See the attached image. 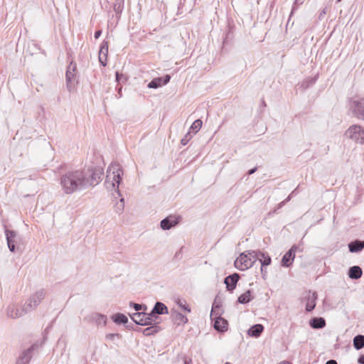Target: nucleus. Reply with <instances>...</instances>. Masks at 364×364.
I'll list each match as a JSON object with an SVG mask.
<instances>
[{
    "label": "nucleus",
    "instance_id": "e433bc0d",
    "mask_svg": "<svg viewBox=\"0 0 364 364\" xmlns=\"http://www.w3.org/2000/svg\"><path fill=\"white\" fill-rule=\"evenodd\" d=\"M134 308L136 311H139L141 309V306L140 304H134Z\"/></svg>",
    "mask_w": 364,
    "mask_h": 364
},
{
    "label": "nucleus",
    "instance_id": "f257e3e1",
    "mask_svg": "<svg viewBox=\"0 0 364 364\" xmlns=\"http://www.w3.org/2000/svg\"><path fill=\"white\" fill-rule=\"evenodd\" d=\"M102 173L100 169L92 168L68 171L60 178L62 191L70 195L95 186L100 181Z\"/></svg>",
    "mask_w": 364,
    "mask_h": 364
},
{
    "label": "nucleus",
    "instance_id": "ea45409f",
    "mask_svg": "<svg viewBox=\"0 0 364 364\" xmlns=\"http://www.w3.org/2000/svg\"><path fill=\"white\" fill-rule=\"evenodd\" d=\"M188 134H188L186 136V139H183L181 140V143H182L183 145L186 144L187 141H188V139H188Z\"/></svg>",
    "mask_w": 364,
    "mask_h": 364
},
{
    "label": "nucleus",
    "instance_id": "7ed1b4c3",
    "mask_svg": "<svg viewBox=\"0 0 364 364\" xmlns=\"http://www.w3.org/2000/svg\"><path fill=\"white\" fill-rule=\"evenodd\" d=\"M257 252L255 251H246L241 253L235 261V267L245 271L250 268L257 259Z\"/></svg>",
    "mask_w": 364,
    "mask_h": 364
},
{
    "label": "nucleus",
    "instance_id": "f3484780",
    "mask_svg": "<svg viewBox=\"0 0 364 364\" xmlns=\"http://www.w3.org/2000/svg\"><path fill=\"white\" fill-rule=\"evenodd\" d=\"M257 255H258L257 259L259 260V262L262 264L261 271L263 272V267L264 266H267V265L270 264L271 258L268 255H266L264 252H257Z\"/></svg>",
    "mask_w": 364,
    "mask_h": 364
},
{
    "label": "nucleus",
    "instance_id": "a211bd4d",
    "mask_svg": "<svg viewBox=\"0 0 364 364\" xmlns=\"http://www.w3.org/2000/svg\"><path fill=\"white\" fill-rule=\"evenodd\" d=\"M362 269L358 266H353L350 268L348 276L351 279H359L362 276Z\"/></svg>",
    "mask_w": 364,
    "mask_h": 364
},
{
    "label": "nucleus",
    "instance_id": "aec40b11",
    "mask_svg": "<svg viewBox=\"0 0 364 364\" xmlns=\"http://www.w3.org/2000/svg\"><path fill=\"white\" fill-rule=\"evenodd\" d=\"M264 327L261 324H256L253 326L248 331L250 336L253 337H258L263 331Z\"/></svg>",
    "mask_w": 364,
    "mask_h": 364
},
{
    "label": "nucleus",
    "instance_id": "a878e982",
    "mask_svg": "<svg viewBox=\"0 0 364 364\" xmlns=\"http://www.w3.org/2000/svg\"><path fill=\"white\" fill-rule=\"evenodd\" d=\"M163 85V78L157 77L152 80L148 85L149 88H158Z\"/></svg>",
    "mask_w": 364,
    "mask_h": 364
},
{
    "label": "nucleus",
    "instance_id": "423d86ee",
    "mask_svg": "<svg viewBox=\"0 0 364 364\" xmlns=\"http://www.w3.org/2000/svg\"><path fill=\"white\" fill-rule=\"evenodd\" d=\"M132 320L139 325L148 326L151 325L154 321V315L146 313L139 312L133 314Z\"/></svg>",
    "mask_w": 364,
    "mask_h": 364
},
{
    "label": "nucleus",
    "instance_id": "cd10ccee",
    "mask_svg": "<svg viewBox=\"0 0 364 364\" xmlns=\"http://www.w3.org/2000/svg\"><path fill=\"white\" fill-rule=\"evenodd\" d=\"M203 122L200 119H196L191 126V129L197 133L201 128Z\"/></svg>",
    "mask_w": 364,
    "mask_h": 364
},
{
    "label": "nucleus",
    "instance_id": "dca6fc26",
    "mask_svg": "<svg viewBox=\"0 0 364 364\" xmlns=\"http://www.w3.org/2000/svg\"><path fill=\"white\" fill-rule=\"evenodd\" d=\"M6 236L7 245H8L9 250L11 252H14L15 250V245L14 244V238L16 237L15 232L6 230Z\"/></svg>",
    "mask_w": 364,
    "mask_h": 364
},
{
    "label": "nucleus",
    "instance_id": "6e6552de",
    "mask_svg": "<svg viewBox=\"0 0 364 364\" xmlns=\"http://www.w3.org/2000/svg\"><path fill=\"white\" fill-rule=\"evenodd\" d=\"M28 311H26L25 305L21 308L14 304L8 307L7 316L10 318H16L22 316Z\"/></svg>",
    "mask_w": 364,
    "mask_h": 364
},
{
    "label": "nucleus",
    "instance_id": "2eb2a0df",
    "mask_svg": "<svg viewBox=\"0 0 364 364\" xmlns=\"http://www.w3.org/2000/svg\"><path fill=\"white\" fill-rule=\"evenodd\" d=\"M168 313V309L165 304L161 302H156L154 309L152 310L151 314L154 315V317H156L155 314H167Z\"/></svg>",
    "mask_w": 364,
    "mask_h": 364
},
{
    "label": "nucleus",
    "instance_id": "c9c22d12",
    "mask_svg": "<svg viewBox=\"0 0 364 364\" xmlns=\"http://www.w3.org/2000/svg\"><path fill=\"white\" fill-rule=\"evenodd\" d=\"M170 76L169 75H166L164 80L163 79V85H166V83H168L170 80Z\"/></svg>",
    "mask_w": 364,
    "mask_h": 364
},
{
    "label": "nucleus",
    "instance_id": "4be33fe9",
    "mask_svg": "<svg viewBox=\"0 0 364 364\" xmlns=\"http://www.w3.org/2000/svg\"><path fill=\"white\" fill-rule=\"evenodd\" d=\"M112 319L113 320L114 322L118 324H124L127 323L128 321V318L125 315L122 314H116L113 315Z\"/></svg>",
    "mask_w": 364,
    "mask_h": 364
},
{
    "label": "nucleus",
    "instance_id": "f8f14e48",
    "mask_svg": "<svg viewBox=\"0 0 364 364\" xmlns=\"http://www.w3.org/2000/svg\"><path fill=\"white\" fill-rule=\"evenodd\" d=\"M240 276L237 273H234L225 279V284L228 290H233L236 287L237 282Z\"/></svg>",
    "mask_w": 364,
    "mask_h": 364
},
{
    "label": "nucleus",
    "instance_id": "a19ab883",
    "mask_svg": "<svg viewBox=\"0 0 364 364\" xmlns=\"http://www.w3.org/2000/svg\"><path fill=\"white\" fill-rule=\"evenodd\" d=\"M358 363H360V364H364V355H361L358 358Z\"/></svg>",
    "mask_w": 364,
    "mask_h": 364
},
{
    "label": "nucleus",
    "instance_id": "20e7f679",
    "mask_svg": "<svg viewBox=\"0 0 364 364\" xmlns=\"http://www.w3.org/2000/svg\"><path fill=\"white\" fill-rule=\"evenodd\" d=\"M346 136L354 142L362 144L364 143V129L359 125H352L346 132Z\"/></svg>",
    "mask_w": 364,
    "mask_h": 364
},
{
    "label": "nucleus",
    "instance_id": "473e14b6",
    "mask_svg": "<svg viewBox=\"0 0 364 364\" xmlns=\"http://www.w3.org/2000/svg\"><path fill=\"white\" fill-rule=\"evenodd\" d=\"M122 79L126 80L122 74H119L118 72H117L116 73V80L117 82H119Z\"/></svg>",
    "mask_w": 364,
    "mask_h": 364
},
{
    "label": "nucleus",
    "instance_id": "c03bdc74",
    "mask_svg": "<svg viewBox=\"0 0 364 364\" xmlns=\"http://www.w3.org/2000/svg\"><path fill=\"white\" fill-rule=\"evenodd\" d=\"M279 364H290V363H289V362H284V363H279Z\"/></svg>",
    "mask_w": 364,
    "mask_h": 364
},
{
    "label": "nucleus",
    "instance_id": "4c0bfd02",
    "mask_svg": "<svg viewBox=\"0 0 364 364\" xmlns=\"http://www.w3.org/2000/svg\"><path fill=\"white\" fill-rule=\"evenodd\" d=\"M124 208V198H122L120 200V203H119V209L120 210H123Z\"/></svg>",
    "mask_w": 364,
    "mask_h": 364
},
{
    "label": "nucleus",
    "instance_id": "7c9ffc66",
    "mask_svg": "<svg viewBox=\"0 0 364 364\" xmlns=\"http://www.w3.org/2000/svg\"><path fill=\"white\" fill-rule=\"evenodd\" d=\"M69 69H70V67L69 68ZM74 77V73L73 72L70 71V70H68L67 72H66V80H67V83H68V86L69 87H70V84L72 82V80L73 79Z\"/></svg>",
    "mask_w": 364,
    "mask_h": 364
},
{
    "label": "nucleus",
    "instance_id": "58836bf2",
    "mask_svg": "<svg viewBox=\"0 0 364 364\" xmlns=\"http://www.w3.org/2000/svg\"><path fill=\"white\" fill-rule=\"evenodd\" d=\"M101 33H102L101 31H97L95 33V38H98L101 36Z\"/></svg>",
    "mask_w": 364,
    "mask_h": 364
},
{
    "label": "nucleus",
    "instance_id": "f03ea898",
    "mask_svg": "<svg viewBox=\"0 0 364 364\" xmlns=\"http://www.w3.org/2000/svg\"><path fill=\"white\" fill-rule=\"evenodd\" d=\"M123 172L121 166L118 163L111 164L107 170L105 187L109 191L119 192V185Z\"/></svg>",
    "mask_w": 364,
    "mask_h": 364
},
{
    "label": "nucleus",
    "instance_id": "49530a36",
    "mask_svg": "<svg viewBox=\"0 0 364 364\" xmlns=\"http://www.w3.org/2000/svg\"><path fill=\"white\" fill-rule=\"evenodd\" d=\"M341 0H338V1H341Z\"/></svg>",
    "mask_w": 364,
    "mask_h": 364
},
{
    "label": "nucleus",
    "instance_id": "c85d7f7f",
    "mask_svg": "<svg viewBox=\"0 0 364 364\" xmlns=\"http://www.w3.org/2000/svg\"><path fill=\"white\" fill-rule=\"evenodd\" d=\"M176 304L182 309H183L184 311H187V312H191V309L190 307L188 306V305L187 304L186 301H184V300H181V299H178L176 301Z\"/></svg>",
    "mask_w": 364,
    "mask_h": 364
},
{
    "label": "nucleus",
    "instance_id": "f704fd0d",
    "mask_svg": "<svg viewBox=\"0 0 364 364\" xmlns=\"http://www.w3.org/2000/svg\"><path fill=\"white\" fill-rule=\"evenodd\" d=\"M115 337L119 338V334L111 333V334H109L107 336V338L108 339H111V340L114 339Z\"/></svg>",
    "mask_w": 364,
    "mask_h": 364
},
{
    "label": "nucleus",
    "instance_id": "a18cd8bd",
    "mask_svg": "<svg viewBox=\"0 0 364 364\" xmlns=\"http://www.w3.org/2000/svg\"><path fill=\"white\" fill-rule=\"evenodd\" d=\"M225 364H231V363H230L227 362V363H225Z\"/></svg>",
    "mask_w": 364,
    "mask_h": 364
},
{
    "label": "nucleus",
    "instance_id": "bb28decb",
    "mask_svg": "<svg viewBox=\"0 0 364 364\" xmlns=\"http://www.w3.org/2000/svg\"><path fill=\"white\" fill-rule=\"evenodd\" d=\"M31 356L29 352H24L18 361V364H28Z\"/></svg>",
    "mask_w": 364,
    "mask_h": 364
},
{
    "label": "nucleus",
    "instance_id": "1a4fd4ad",
    "mask_svg": "<svg viewBox=\"0 0 364 364\" xmlns=\"http://www.w3.org/2000/svg\"><path fill=\"white\" fill-rule=\"evenodd\" d=\"M179 220V218L173 215L168 216L161 222V228L163 230H169L175 226Z\"/></svg>",
    "mask_w": 364,
    "mask_h": 364
},
{
    "label": "nucleus",
    "instance_id": "412c9836",
    "mask_svg": "<svg viewBox=\"0 0 364 364\" xmlns=\"http://www.w3.org/2000/svg\"><path fill=\"white\" fill-rule=\"evenodd\" d=\"M310 325L314 328H321L325 326L326 322L322 318H314L311 321Z\"/></svg>",
    "mask_w": 364,
    "mask_h": 364
},
{
    "label": "nucleus",
    "instance_id": "5701e85b",
    "mask_svg": "<svg viewBox=\"0 0 364 364\" xmlns=\"http://www.w3.org/2000/svg\"><path fill=\"white\" fill-rule=\"evenodd\" d=\"M173 316L178 325L186 324L188 322L187 317L179 312H174Z\"/></svg>",
    "mask_w": 364,
    "mask_h": 364
},
{
    "label": "nucleus",
    "instance_id": "72a5a7b5",
    "mask_svg": "<svg viewBox=\"0 0 364 364\" xmlns=\"http://www.w3.org/2000/svg\"><path fill=\"white\" fill-rule=\"evenodd\" d=\"M154 327H152V328H146V329H144V333L146 335V336H148V335H150L153 332V328Z\"/></svg>",
    "mask_w": 364,
    "mask_h": 364
},
{
    "label": "nucleus",
    "instance_id": "37998d69",
    "mask_svg": "<svg viewBox=\"0 0 364 364\" xmlns=\"http://www.w3.org/2000/svg\"><path fill=\"white\" fill-rule=\"evenodd\" d=\"M254 172H255V169H252V170H250V171L249 173H250V174H252V173H253Z\"/></svg>",
    "mask_w": 364,
    "mask_h": 364
},
{
    "label": "nucleus",
    "instance_id": "393cba45",
    "mask_svg": "<svg viewBox=\"0 0 364 364\" xmlns=\"http://www.w3.org/2000/svg\"><path fill=\"white\" fill-rule=\"evenodd\" d=\"M252 300L251 291L247 290L244 294H241L238 298V301L241 304H247Z\"/></svg>",
    "mask_w": 364,
    "mask_h": 364
},
{
    "label": "nucleus",
    "instance_id": "9b49d317",
    "mask_svg": "<svg viewBox=\"0 0 364 364\" xmlns=\"http://www.w3.org/2000/svg\"><path fill=\"white\" fill-rule=\"evenodd\" d=\"M107 54H108V43L106 41H104L101 45L100 52H99V60L103 66H105L107 65Z\"/></svg>",
    "mask_w": 364,
    "mask_h": 364
},
{
    "label": "nucleus",
    "instance_id": "ddd939ff",
    "mask_svg": "<svg viewBox=\"0 0 364 364\" xmlns=\"http://www.w3.org/2000/svg\"><path fill=\"white\" fill-rule=\"evenodd\" d=\"M214 322V328L218 331L223 332L228 328V322L221 317H215Z\"/></svg>",
    "mask_w": 364,
    "mask_h": 364
},
{
    "label": "nucleus",
    "instance_id": "b1692460",
    "mask_svg": "<svg viewBox=\"0 0 364 364\" xmlns=\"http://www.w3.org/2000/svg\"><path fill=\"white\" fill-rule=\"evenodd\" d=\"M353 345L358 350L364 348V336H356L353 339Z\"/></svg>",
    "mask_w": 364,
    "mask_h": 364
},
{
    "label": "nucleus",
    "instance_id": "2f4dec72",
    "mask_svg": "<svg viewBox=\"0 0 364 364\" xmlns=\"http://www.w3.org/2000/svg\"><path fill=\"white\" fill-rule=\"evenodd\" d=\"M219 308H220V305L216 301H215L213 305V308H212V311H211V314H210L211 317H213V315L215 314L216 309H219Z\"/></svg>",
    "mask_w": 364,
    "mask_h": 364
},
{
    "label": "nucleus",
    "instance_id": "39448f33",
    "mask_svg": "<svg viewBox=\"0 0 364 364\" xmlns=\"http://www.w3.org/2000/svg\"><path fill=\"white\" fill-rule=\"evenodd\" d=\"M46 296V291L41 289L35 291L26 301L25 308L26 311H32L36 308L41 302L43 300Z\"/></svg>",
    "mask_w": 364,
    "mask_h": 364
},
{
    "label": "nucleus",
    "instance_id": "79ce46f5",
    "mask_svg": "<svg viewBox=\"0 0 364 364\" xmlns=\"http://www.w3.org/2000/svg\"><path fill=\"white\" fill-rule=\"evenodd\" d=\"M326 364H337V362L334 360H330L326 363Z\"/></svg>",
    "mask_w": 364,
    "mask_h": 364
},
{
    "label": "nucleus",
    "instance_id": "9d476101",
    "mask_svg": "<svg viewBox=\"0 0 364 364\" xmlns=\"http://www.w3.org/2000/svg\"><path fill=\"white\" fill-rule=\"evenodd\" d=\"M296 247L293 246L284 256L282 264L284 267H289L294 259Z\"/></svg>",
    "mask_w": 364,
    "mask_h": 364
},
{
    "label": "nucleus",
    "instance_id": "6ab92c4d",
    "mask_svg": "<svg viewBox=\"0 0 364 364\" xmlns=\"http://www.w3.org/2000/svg\"><path fill=\"white\" fill-rule=\"evenodd\" d=\"M349 250L351 252H357L364 248V241H355L348 245Z\"/></svg>",
    "mask_w": 364,
    "mask_h": 364
},
{
    "label": "nucleus",
    "instance_id": "c756f323",
    "mask_svg": "<svg viewBox=\"0 0 364 364\" xmlns=\"http://www.w3.org/2000/svg\"><path fill=\"white\" fill-rule=\"evenodd\" d=\"M95 319L99 324H106L107 317L104 315L97 314L95 315Z\"/></svg>",
    "mask_w": 364,
    "mask_h": 364
},
{
    "label": "nucleus",
    "instance_id": "0eeeda50",
    "mask_svg": "<svg viewBox=\"0 0 364 364\" xmlns=\"http://www.w3.org/2000/svg\"><path fill=\"white\" fill-rule=\"evenodd\" d=\"M351 108L358 119L364 120V99L354 100L352 102Z\"/></svg>",
    "mask_w": 364,
    "mask_h": 364
},
{
    "label": "nucleus",
    "instance_id": "4468645a",
    "mask_svg": "<svg viewBox=\"0 0 364 364\" xmlns=\"http://www.w3.org/2000/svg\"><path fill=\"white\" fill-rule=\"evenodd\" d=\"M317 298L316 294L315 292H309L307 296V303L306 306V309L308 311H312L316 306V299Z\"/></svg>",
    "mask_w": 364,
    "mask_h": 364
}]
</instances>
